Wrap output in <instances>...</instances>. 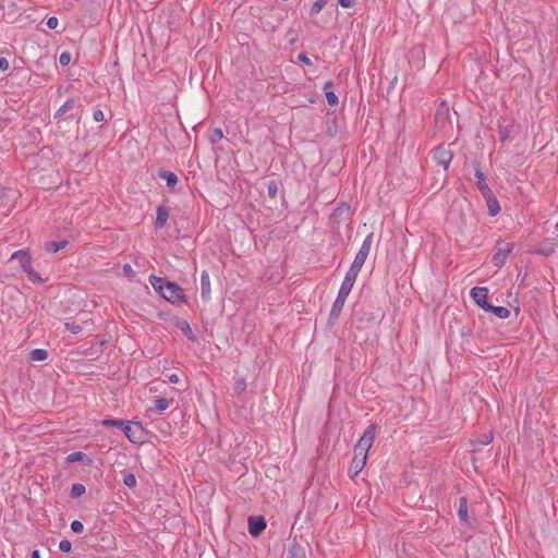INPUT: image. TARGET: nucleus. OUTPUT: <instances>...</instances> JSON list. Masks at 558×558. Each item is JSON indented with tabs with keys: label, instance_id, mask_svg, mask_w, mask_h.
Wrapping results in <instances>:
<instances>
[{
	"label": "nucleus",
	"instance_id": "nucleus-26",
	"mask_svg": "<svg viewBox=\"0 0 558 558\" xmlns=\"http://www.w3.org/2000/svg\"><path fill=\"white\" fill-rule=\"evenodd\" d=\"M101 424L104 426H114V427H121L123 429L125 422H123L121 420H104L101 422Z\"/></svg>",
	"mask_w": 558,
	"mask_h": 558
},
{
	"label": "nucleus",
	"instance_id": "nucleus-19",
	"mask_svg": "<svg viewBox=\"0 0 558 558\" xmlns=\"http://www.w3.org/2000/svg\"><path fill=\"white\" fill-rule=\"evenodd\" d=\"M171 403H172V400L161 398V399L156 400L155 409L158 413H162L170 407Z\"/></svg>",
	"mask_w": 558,
	"mask_h": 558
},
{
	"label": "nucleus",
	"instance_id": "nucleus-3",
	"mask_svg": "<svg viewBox=\"0 0 558 558\" xmlns=\"http://www.w3.org/2000/svg\"><path fill=\"white\" fill-rule=\"evenodd\" d=\"M12 260H19L22 269L27 275L28 279L33 282L41 283L44 280L40 278V276L34 270L32 267V256L29 253L25 250L16 251L11 256Z\"/></svg>",
	"mask_w": 558,
	"mask_h": 558
},
{
	"label": "nucleus",
	"instance_id": "nucleus-4",
	"mask_svg": "<svg viewBox=\"0 0 558 558\" xmlns=\"http://www.w3.org/2000/svg\"><path fill=\"white\" fill-rule=\"evenodd\" d=\"M513 248L514 243L512 241L498 240L495 246V252L492 257V263L494 264V266H496L497 268L502 267L506 264L508 256L513 251Z\"/></svg>",
	"mask_w": 558,
	"mask_h": 558
},
{
	"label": "nucleus",
	"instance_id": "nucleus-29",
	"mask_svg": "<svg viewBox=\"0 0 558 558\" xmlns=\"http://www.w3.org/2000/svg\"><path fill=\"white\" fill-rule=\"evenodd\" d=\"M180 328L190 339H193V332H192V329H191L189 323L182 322L180 324Z\"/></svg>",
	"mask_w": 558,
	"mask_h": 558
},
{
	"label": "nucleus",
	"instance_id": "nucleus-6",
	"mask_svg": "<svg viewBox=\"0 0 558 558\" xmlns=\"http://www.w3.org/2000/svg\"><path fill=\"white\" fill-rule=\"evenodd\" d=\"M347 280H348V276H345L344 281L340 288L338 298L332 305V308L330 312V319H337L345 304L347 296L349 295V288L347 286Z\"/></svg>",
	"mask_w": 558,
	"mask_h": 558
},
{
	"label": "nucleus",
	"instance_id": "nucleus-9",
	"mask_svg": "<svg viewBox=\"0 0 558 558\" xmlns=\"http://www.w3.org/2000/svg\"><path fill=\"white\" fill-rule=\"evenodd\" d=\"M452 157H453L452 153L445 147H437L434 151L435 161L438 165L442 166L445 170L448 169V167L452 160Z\"/></svg>",
	"mask_w": 558,
	"mask_h": 558
},
{
	"label": "nucleus",
	"instance_id": "nucleus-13",
	"mask_svg": "<svg viewBox=\"0 0 558 558\" xmlns=\"http://www.w3.org/2000/svg\"><path fill=\"white\" fill-rule=\"evenodd\" d=\"M169 219V210L165 206L157 207V216H156V226L161 228L163 227Z\"/></svg>",
	"mask_w": 558,
	"mask_h": 558
},
{
	"label": "nucleus",
	"instance_id": "nucleus-18",
	"mask_svg": "<svg viewBox=\"0 0 558 558\" xmlns=\"http://www.w3.org/2000/svg\"><path fill=\"white\" fill-rule=\"evenodd\" d=\"M48 357V352L45 349H35L31 352V360L33 362H43Z\"/></svg>",
	"mask_w": 558,
	"mask_h": 558
},
{
	"label": "nucleus",
	"instance_id": "nucleus-30",
	"mask_svg": "<svg viewBox=\"0 0 558 558\" xmlns=\"http://www.w3.org/2000/svg\"><path fill=\"white\" fill-rule=\"evenodd\" d=\"M59 548L63 553H69L72 549V544H71L70 541L63 539V541L60 542Z\"/></svg>",
	"mask_w": 558,
	"mask_h": 558
},
{
	"label": "nucleus",
	"instance_id": "nucleus-40",
	"mask_svg": "<svg viewBox=\"0 0 558 558\" xmlns=\"http://www.w3.org/2000/svg\"><path fill=\"white\" fill-rule=\"evenodd\" d=\"M169 381L172 384H178L180 381V377L177 374H172L169 376Z\"/></svg>",
	"mask_w": 558,
	"mask_h": 558
},
{
	"label": "nucleus",
	"instance_id": "nucleus-37",
	"mask_svg": "<svg viewBox=\"0 0 558 558\" xmlns=\"http://www.w3.org/2000/svg\"><path fill=\"white\" fill-rule=\"evenodd\" d=\"M299 60L302 61L303 63L307 64V65L312 64V61L310 60V58H307V56L304 54V53H300L299 54Z\"/></svg>",
	"mask_w": 558,
	"mask_h": 558
},
{
	"label": "nucleus",
	"instance_id": "nucleus-10",
	"mask_svg": "<svg viewBox=\"0 0 558 558\" xmlns=\"http://www.w3.org/2000/svg\"><path fill=\"white\" fill-rule=\"evenodd\" d=\"M266 529L264 517L248 518V532L252 536H258Z\"/></svg>",
	"mask_w": 558,
	"mask_h": 558
},
{
	"label": "nucleus",
	"instance_id": "nucleus-11",
	"mask_svg": "<svg viewBox=\"0 0 558 558\" xmlns=\"http://www.w3.org/2000/svg\"><path fill=\"white\" fill-rule=\"evenodd\" d=\"M201 294L204 300H209L211 295L210 278L206 270L201 275Z\"/></svg>",
	"mask_w": 558,
	"mask_h": 558
},
{
	"label": "nucleus",
	"instance_id": "nucleus-15",
	"mask_svg": "<svg viewBox=\"0 0 558 558\" xmlns=\"http://www.w3.org/2000/svg\"><path fill=\"white\" fill-rule=\"evenodd\" d=\"M487 201L488 211L490 216H496L500 211V206L497 198L493 195V192L489 196H484Z\"/></svg>",
	"mask_w": 558,
	"mask_h": 558
},
{
	"label": "nucleus",
	"instance_id": "nucleus-43",
	"mask_svg": "<svg viewBox=\"0 0 558 558\" xmlns=\"http://www.w3.org/2000/svg\"><path fill=\"white\" fill-rule=\"evenodd\" d=\"M32 558H41V557H40V553H39L38 550H34V551L32 553Z\"/></svg>",
	"mask_w": 558,
	"mask_h": 558
},
{
	"label": "nucleus",
	"instance_id": "nucleus-28",
	"mask_svg": "<svg viewBox=\"0 0 558 558\" xmlns=\"http://www.w3.org/2000/svg\"><path fill=\"white\" fill-rule=\"evenodd\" d=\"M123 483L129 487H134L136 485V477L134 474H126L124 476Z\"/></svg>",
	"mask_w": 558,
	"mask_h": 558
},
{
	"label": "nucleus",
	"instance_id": "nucleus-35",
	"mask_svg": "<svg viewBox=\"0 0 558 558\" xmlns=\"http://www.w3.org/2000/svg\"><path fill=\"white\" fill-rule=\"evenodd\" d=\"M123 272H124L125 276L132 277L133 274H134V270H133V268H132V266L130 264H125L123 266Z\"/></svg>",
	"mask_w": 558,
	"mask_h": 558
},
{
	"label": "nucleus",
	"instance_id": "nucleus-39",
	"mask_svg": "<svg viewBox=\"0 0 558 558\" xmlns=\"http://www.w3.org/2000/svg\"><path fill=\"white\" fill-rule=\"evenodd\" d=\"M223 137V133L220 129H216L214 131V140H221Z\"/></svg>",
	"mask_w": 558,
	"mask_h": 558
},
{
	"label": "nucleus",
	"instance_id": "nucleus-36",
	"mask_svg": "<svg viewBox=\"0 0 558 558\" xmlns=\"http://www.w3.org/2000/svg\"><path fill=\"white\" fill-rule=\"evenodd\" d=\"M9 69V61L5 58H0V71H7Z\"/></svg>",
	"mask_w": 558,
	"mask_h": 558
},
{
	"label": "nucleus",
	"instance_id": "nucleus-38",
	"mask_svg": "<svg viewBox=\"0 0 558 558\" xmlns=\"http://www.w3.org/2000/svg\"><path fill=\"white\" fill-rule=\"evenodd\" d=\"M276 193H277V186L275 184H270L268 186V194H269V196L275 197Z\"/></svg>",
	"mask_w": 558,
	"mask_h": 558
},
{
	"label": "nucleus",
	"instance_id": "nucleus-25",
	"mask_svg": "<svg viewBox=\"0 0 558 558\" xmlns=\"http://www.w3.org/2000/svg\"><path fill=\"white\" fill-rule=\"evenodd\" d=\"M84 457H85V454L83 452L75 451V452L70 453L66 457V462L73 463V462L82 461L84 459Z\"/></svg>",
	"mask_w": 558,
	"mask_h": 558
},
{
	"label": "nucleus",
	"instance_id": "nucleus-23",
	"mask_svg": "<svg viewBox=\"0 0 558 558\" xmlns=\"http://www.w3.org/2000/svg\"><path fill=\"white\" fill-rule=\"evenodd\" d=\"M330 86L329 83H327L325 85V93H326V98H327V101L330 106H336L338 104V97L336 96L335 93L332 92H329L328 90V87Z\"/></svg>",
	"mask_w": 558,
	"mask_h": 558
},
{
	"label": "nucleus",
	"instance_id": "nucleus-5",
	"mask_svg": "<svg viewBox=\"0 0 558 558\" xmlns=\"http://www.w3.org/2000/svg\"><path fill=\"white\" fill-rule=\"evenodd\" d=\"M123 433L133 444H142L145 440L146 432L138 422H125Z\"/></svg>",
	"mask_w": 558,
	"mask_h": 558
},
{
	"label": "nucleus",
	"instance_id": "nucleus-34",
	"mask_svg": "<svg viewBox=\"0 0 558 558\" xmlns=\"http://www.w3.org/2000/svg\"><path fill=\"white\" fill-rule=\"evenodd\" d=\"M58 25H59V21H58V19H57V17L51 16V17H49V19H48V21H47V26H48L49 28L54 29V28H57V27H58Z\"/></svg>",
	"mask_w": 558,
	"mask_h": 558
},
{
	"label": "nucleus",
	"instance_id": "nucleus-20",
	"mask_svg": "<svg viewBox=\"0 0 558 558\" xmlns=\"http://www.w3.org/2000/svg\"><path fill=\"white\" fill-rule=\"evenodd\" d=\"M68 242L66 241H61V242H49L46 244V250L48 252H52V253H56L60 250H63L65 246H66Z\"/></svg>",
	"mask_w": 558,
	"mask_h": 558
},
{
	"label": "nucleus",
	"instance_id": "nucleus-12",
	"mask_svg": "<svg viewBox=\"0 0 558 558\" xmlns=\"http://www.w3.org/2000/svg\"><path fill=\"white\" fill-rule=\"evenodd\" d=\"M475 178H476V185L478 190L481 191L483 196H489L492 193V190L489 189L486 178L484 173L481 171V169L475 170Z\"/></svg>",
	"mask_w": 558,
	"mask_h": 558
},
{
	"label": "nucleus",
	"instance_id": "nucleus-27",
	"mask_svg": "<svg viewBox=\"0 0 558 558\" xmlns=\"http://www.w3.org/2000/svg\"><path fill=\"white\" fill-rule=\"evenodd\" d=\"M65 328L74 335H77L82 331V327L76 323H65Z\"/></svg>",
	"mask_w": 558,
	"mask_h": 558
},
{
	"label": "nucleus",
	"instance_id": "nucleus-31",
	"mask_svg": "<svg viewBox=\"0 0 558 558\" xmlns=\"http://www.w3.org/2000/svg\"><path fill=\"white\" fill-rule=\"evenodd\" d=\"M71 529L74 533H82L84 530V525L82 522L75 520L71 523Z\"/></svg>",
	"mask_w": 558,
	"mask_h": 558
},
{
	"label": "nucleus",
	"instance_id": "nucleus-16",
	"mask_svg": "<svg viewBox=\"0 0 558 558\" xmlns=\"http://www.w3.org/2000/svg\"><path fill=\"white\" fill-rule=\"evenodd\" d=\"M159 177L163 179L169 187H174L178 184V177L174 172L162 170Z\"/></svg>",
	"mask_w": 558,
	"mask_h": 558
},
{
	"label": "nucleus",
	"instance_id": "nucleus-22",
	"mask_svg": "<svg viewBox=\"0 0 558 558\" xmlns=\"http://www.w3.org/2000/svg\"><path fill=\"white\" fill-rule=\"evenodd\" d=\"M328 0H316L315 3L311 8V15H317L324 7L327 4Z\"/></svg>",
	"mask_w": 558,
	"mask_h": 558
},
{
	"label": "nucleus",
	"instance_id": "nucleus-14",
	"mask_svg": "<svg viewBox=\"0 0 558 558\" xmlns=\"http://www.w3.org/2000/svg\"><path fill=\"white\" fill-rule=\"evenodd\" d=\"M458 517L461 521H469L468 500L465 497H460L458 507Z\"/></svg>",
	"mask_w": 558,
	"mask_h": 558
},
{
	"label": "nucleus",
	"instance_id": "nucleus-42",
	"mask_svg": "<svg viewBox=\"0 0 558 558\" xmlns=\"http://www.w3.org/2000/svg\"><path fill=\"white\" fill-rule=\"evenodd\" d=\"M339 3L343 8H349V0H339Z\"/></svg>",
	"mask_w": 558,
	"mask_h": 558
},
{
	"label": "nucleus",
	"instance_id": "nucleus-24",
	"mask_svg": "<svg viewBox=\"0 0 558 558\" xmlns=\"http://www.w3.org/2000/svg\"><path fill=\"white\" fill-rule=\"evenodd\" d=\"M85 493V486L83 484H73L71 487V495L73 497H80Z\"/></svg>",
	"mask_w": 558,
	"mask_h": 558
},
{
	"label": "nucleus",
	"instance_id": "nucleus-17",
	"mask_svg": "<svg viewBox=\"0 0 558 558\" xmlns=\"http://www.w3.org/2000/svg\"><path fill=\"white\" fill-rule=\"evenodd\" d=\"M487 312H493L500 319H506L510 316V311L505 306L490 305Z\"/></svg>",
	"mask_w": 558,
	"mask_h": 558
},
{
	"label": "nucleus",
	"instance_id": "nucleus-2",
	"mask_svg": "<svg viewBox=\"0 0 558 558\" xmlns=\"http://www.w3.org/2000/svg\"><path fill=\"white\" fill-rule=\"evenodd\" d=\"M148 280L155 291L158 292L168 302L175 305L186 303V295L179 284L167 281L163 278L157 276H150Z\"/></svg>",
	"mask_w": 558,
	"mask_h": 558
},
{
	"label": "nucleus",
	"instance_id": "nucleus-33",
	"mask_svg": "<svg viewBox=\"0 0 558 558\" xmlns=\"http://www.w3.org/2000/svg\"><path fill=\"white\" fill-rule=\"evenodd\" d=\"M59 60H60V63H61L62 65H66V64H69V63H70V61H71V54H70L69 52H63V53H61V56H60V59H59Z\"/></svg>",
	"mask_w": 558,
	"mask_h": 558
},
{
	"label": "nucleus",
	"instance_id": "nucleus-8",
	"mask_svg": "<svg viewBox=\"0 0 558 558\" xmlns=\"http://www.w3.org/2000/svg\"><path fill=\"white\" fill-rule=\"evenodd\" d=\"M488 290L485 287H475L471 290L470 295L473 301L484 311L490 308V304L487 303Z\"/></svg>",
	"mask_w": 558,
	"mask_h": 558
},
{
	"label": "nucleus",
	"instance_id": "nucleus-7",
	"mask_svg": "<svg viewBox=\"0 0 558 558\" xmlns=\"http://www.w3.org/2000/svg\"><path fill=\"white\" fill-rule=\"evenodd\" d=\"M372 239H373L372 233L366 236L359 253L356 254V256L354 258L351 269H360L364 265V263L369 254V251H371Z\"/></svg>",
	"mask_w": 558,
	"mask_h": 558
},
{
	"label": "nucleus",
	"instance_id": "nucleus-21",
	"mask_svg": "<svg viewBox=\"0 0 558 558\" xmlns=\"http://www.w3.org/2000/svg\"><path fill=\"white\" fill-rule=\"evenodd\" d=\"M74 107L73 99L66 100L56 112V118H60L62 114L66 113L68 111L72 110Z\"/></svg>",
	"mask_w": 558,
	"mask_h": 558
},
{
	"label": "nucleus",
	"instance_id": "nucleus-32",
	"mask_svg": "<svg viewBox=\"0 0 558 558\" xmlns=\"http://www.w3.org/2000/svg\"><path fill=\"white\" fill-rule=\"evenodd\" d=\"M93 118L96 122H101L105 120V113L100 109H97L94 111Z\"/></svg>",
	"mask_w": 558,
	"mask_h": 558
},
{
	"label": "nucleus",
	"instance_id": "nucleus-1",
	"mask_svg": "<svg viewBox=\"0 0 558 558\" xmlns=\"http://www.w3.org/2000/svg\"><path fill=\"white\" fill-rule=\"evenodd\" d=\"M375 435V426H368L364 430L357 444L354 446V457L351 461V471H354L355 474L361 472L362 469L365 466L367 460V452L374 444Z\"/></svg>",
	"mask_w": 558,
	"mask_h": 558
},
{
	"label": "nucleus",
	"instance_id": "nucleus-41",
	"mask_svg": "<svg viewBox=\"0 0 558 558\" xmlns=\"http://www.w3.org/2000/svg\"><path fill=\"white\" fill-rule=\"evenodd\" d=\"M343 211H344L343 208H337L333 213L335 218H339Z\"/></svg>",
	"mask_w": 558,
	"mask_h": 558
}]
</instances>
